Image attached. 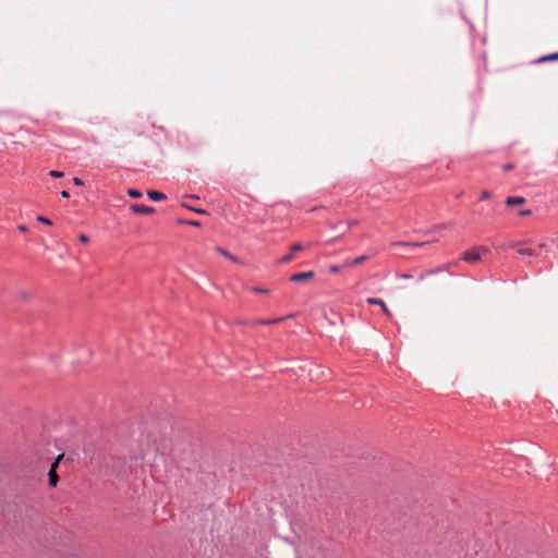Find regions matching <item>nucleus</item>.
I'll list each match as a JSON object with an SVG mask.
<instances>
[{
  "instance_id": "1",
  "label": "nucleus",
  "mask_w": 558,
  "mask_h": 558,
  "mask_svg": "<svg viewBox=\"0 0 558 558\" xmlns=\"http://www.w3.org/2000/svg\"><path fill=\"white\" fill-rule=\"evenodd\" d=\"M427 279L429 284L438 290H444L450 286L451 276L442 270H430L421 275L420 280Z\"/></svg>"
},
{
  "instance_id": "2",
  "label": "nucleus",
  "mask_w": 558,
  "mask_h": 558,
  "mask_svg": "<svg viewBox=\"0 0 558 558\" xmlns=\"http://www.w3.org/2000/svg\"><path fill=\"white\" fill-rule=\"evenodd\" d=\"M489 253L490 250L488 246H472L462 254V259L468 263H475L482 258H486Z\"/></svg>"
},
{
  "instance_id": "3",
  "label": "nucleus",
  "mask_w": 558,
  "mask_h": 558,
  "mask_svg": "<svg viewBox=\"0 0 558 558\" xmlns=\"http://www.w3.org/2000/svg\"><path fill=\"white\" fill-rule=\"evenodd\" d=\"M217 252L232 263L245 265L246 260L235 250H230L226 246H217Z\"/></svg>"
},
{
  "instance_id": "4",
  "label": "nucleus",
  "mask_w": 558,
  "mask_h": 558,
  "mask_svg": "<svg viewBox=\"0 0 558 558\" xmlns=\"http://www.w3.org/2000/svg\"><path fill=\"white\" fill-rule=\"evenodd\" d=\"M63 454H59L54 462L51 464L50 470L48 472L49 485L54 487L59 481V476L57 474V468L59 462L62 460Z\"/></svg>"
},
{
  "instance_id": "5",
  "label": "nucleus",
  "mask_w": 558,
  "mask_h": 558,
  "mask_svg": "<svg viewBox=\"0 0 558 558\" xmlns=\"http://www.w3.org/2000/svg\"><path fill=\"white\" fill-rule=\"evenodd\" d=\"M314 276H315L314 271L298 272V274H293L290 277V281H292V282H304V281L313 279Z\"/></svg>"
},
{
  "instance_id": "6",
  "label": "nucleus",
  "mask_w": 558,
  "mask_h": 558,
  "mask_svg": "<svg viewBox=\"0 0 558 558\" xmlns=\"http://www.w3.org/2000/svg\"><path fill=\"white\" fill-rule=\"evenodd\" d=\"M367 303L371 304V305H381V310L384 312V314L387 316V317H391V312L389 311V308L386 306L385 302L380 299H376V298H368L367 300Z\"/></svg>"
},
{
  "instance_id": "7",
  "label": "nucleus",
  "mask_w": 558,
  "mask_h": 558,
  "mask_svg": "<svg viewBox=\"0 0 558 558\" xmlns=\"http://www.w3.org/2000/svg\"><path fill=\"white\" fill-rule=\"evenodd\" d=\"M131 209L135 214H145V215H149V214H153L155 211V209L153 207L145 206V205H140V204H133L131 206Z\"/></svg>"
},
{
  "instance_id": "8",
  "label": "nucleus",
  "mask_w": 558,
  "mask_h": 558,
  "mask_svg": "<svg viewBox=\"0 0 558 558\" xmlns=\"http://www.w3.org/2000/svg\"><path fill=\"white\" fill-rule=\"evenodd\" d=\"M523 203H525V199L520 196H510L506 199V204L508 206H517V205H521Z\"/></svg>"
},
{
  "instance_id": "9",
  "label": "nucleus",
  "mask_w": 558,
  "mask_h": 558,
  "mask_svg": "<svg viewBox=\"0 0 558 558\" xmlns=\"http://www.w3.org/2000/svg\"><path fill=\"white\" fill-rule=\"evenodd\" d=\"M147 195L153 201H163L166 199V195L159 191L149 190Z\"/></svg>"
},
{
  "instance_id": "10",
  "label": "nucleus",
  "mask_w": 558,
  "mask_h": 558,
  "mask_svg": "<svg viewBox=\"0 0 558 558\" xmlns=\"http://www.w3.org/2000/svg\"><path fill=\"white\" fill-rule=\"evenodd\" d=\"M366 259H367L366 255L359 256V257H356L355 259H353L351 262L344 263V267H352V266L359 265V264L363 263Z\"/></svg>"
},
{
  "instance_id": "11",
  "label": "nucleus",
  "mask_w": 558,
  "mask_h": 558,
  "mask_svg": "<svg viewBox=\"0 0 558 558\" xmlns=\"http://www.w3.org/2000/svg\"><path fill=\"white\" fill-rule=\"evenodd\" d=\"M558 61V52L541 57L537 62Z\"/></svg>"
},
{
  "instance_id": "12",
  "label": "nucleus",
  "mask_w": 558,
  "mask_h": 558,
  "mask_svg": "<svg viewBox=\"0 0 558 558\" xmlns=\"http://www.w3.org/2000/svg\"><path fill=\"white\" fill-rule=\"evenodd\" d=\"M282 320V318H274V319H257L254 322V324H257V325H271V324H276L278 322Z\"/></svg>"
},
{
  "instance_id": "13",
  "label": "nucleus",
  "mask_w": 558,
  "mask_h": 558,
  "mask_svg": "<svg viewBox=\"0 0 558 558\" xmlns=\"http://www.w3.org/2000/svg\"><path fill=\"white\" fill-rule=\"evenodd\" d=\"M17 296L22 301H28L32 299L33 293L31 291L22 290L17 293Z\"/></svg>"
},
{
  "instance_id": "14",
  "label": "nucleus",
  "mask_w": 558,
  "mask_h": 558,
  "mask_svg": "<svg viewBox=\"0 0 558 558\" xmlns=\"http://www.w3.org/2000/svg\"><path fill=\"white\" fill-rule=\"evenodd\" d=\"M517 254L520 256H532L535 255L534 251L531 248H519Z\"/></svg>"
},
{
  "instance_id": "15",
  "label": "nucleus",
  "mask_w": 558,
  "mask_h": 558,
  "mask_svg": "<svg viewBox=\"0 0 558 558\" xmlns=\"http://www.w3.org/2000/svg\"><path fill=\"white\" fill-rule=\"evenodd\" d=\"M128 194L132 198H141L142 197V192L138 190H135V189H129Z\"/></svg>"
},
{
  "instance_id": "16",
  "label": "nucleus",
  "mask_w": 558,
  "mask_h": 558,
  "mask_svg": "<svg viewBox=\"0 0 558 558\" xmlns=\"http://www.w3.org/2000/svg\"><path fill=\"white\" fill-rule=\"evenodd\" d=\"M49 175L58 179V178H62L64 175V173L62 171L51 170V171H49Z\"/></svg>"
},
{
  "instance_id": "17",
  "label": "nucleus",
  "mask_w": 558,
  "mask_h": 558,
  "mask_svg": "<svg viewBox=\"0 0 558 558\" xmlns=\"http://www.w3.org/2000/svg\"><path fill=\"white\" fill-rule=\"evenodd\" d=\"M342 268H345L344 264L342 266L332 265V266L329 267V271L335 274V272L340 271V269H342Z\"/></svg>"
},
{
  "instance_id": "18",
  "label": "nucleus",
  "mask_w": 558,
  "mask_h": 558,
  "mask_svg": "<svg viewBox=\"0 0 558 558\" xmlns=\"http://www.w3.org/2000/svg\"><path fill=\"white\" fill-rule=\"evenodd\" d=\"M252 290H253L254 292H256V293H264V294L269 293V290H268V289H263V288H258V287H254Z\"/></svg>"
},
{
  "instance_id": "19",
  "label": "nucleus",
  "mask_w": 558,
  "mask_h": 558,
  "mask_svg": "<svg viewBox=\"0 0 558 558\" xmlns=\"http://www.w3.org/2000/svg\"><path fill=\"white\" fill-rule=\"evenodd\" d=\"M293 258L292 254L284 255L279 262L280 263H289Z\"/></svg>"
},
{
  "instance_id": "20",
  "label": "nucleus",
  "mask_w": 558,
  "mask_h": 558,
  "mask_svg": "<svg viewBox=\"0 0 558 558\" xmlns=\"http://www.w3.org/2000/svg\"><path fill=\"white\" fill-rule=\"evenodd\" d=\"M37 220L39 222H43V223H46V225H51V221L48 218L44 217V216H38Z\"/></svg>"
},
{
  "instance_id": "21",
  "label": "nucleus",
  "mask_w": 558,
  "mask_h": 558,
  "mask_svg": "<svg viewBox=\"0 0 558 558\" xmlns=\"http://www.w3.org/2000/svg\"><path fill=\"white\" fill-rule=\"evenodd\" d=\"M489 196H490V194H489V192H488V191H483V192L481 193V199H482V201L487 199Z\"/></svg>"
},
{
  "instance_id": "22",
  "label": "nucleus",
  "mask_w": 558,
  "mask_h": 558,
  "mask_svg": "<svg viewBox=\"0 0 558 558\" xmlns=\"http://www.w3.org/2000/svg\"><path fill=\"white\" fill-rule=\"evenodd\" d=\"M80 241L85 243V242L89 241V238L87 236V234L82 233V234H80Z\"/></svg>"
},
{
  "instance_id": "23",
  "label": "nucleus",
  "mask_w": 558,
  "mask_h": 558,
  "mask_svg": "<svg viewBox=\"0 0 558 558\" xmlns=\"http://www.w3.org/2000/svg\"><path fill=\"white\" fill-rule=\"evenodd\" d=\"M514 168V166L512 163H507L502 167V170L505 171H510Z\"/></svg>"
},
{
  "instance_id": "24",
  "label": "nucleus",
  "mask_w": 558,
  "mask_h": 558,
  "mask_svg": "<svg viewBox=\"0 0 558 558\" xmlns=\"http://www.w3.org/2000/svg\"><path fill=\"white\" fill-rule=\"evenodd\" d=\"M73 182L75 185H78V186L84 184V182L80 178H76V177L73 178Z\"/></svg>"
},
{
  "instance_id": "25",
  "label": "nucleus",
  "mask_w": 558,
  "mask_h": 558,
  "mask_svg": "<svg viewBox=\"0 0 558 558\" xmlns=\"http://www.w3.org/2000/svg\"><path fill=\"white\" fill-rule=\"evenodd\" d=\"M61 196L64 197V198H69L70 197V193L64 190V191L61 192Z\"/></svg>"
},
{
  "instance_id": "26",
  "label": "nucleus",
  "mask_w": 558,
  "mask_h": 558,
  "mask_svg": "<svg viewBox=\"0 0 558 558\" xmlns=\"http://www.w3.org/2000/svg\"><path fill=\"white\" fill-rule=\"evenodd\" d=\"M530 214H531V211L529 209L520 211L521 216H527Z\"/></svg>"
},
{
  "instance_id": "27",
  "label": "nucleus",
  "mask_w": 558,
  "mask_h": 558,
  "mask_svg": "<svg viewBox=\"0 0 558 558\" xmlns=\"http://www.w3.org/2000/svg\"><path fill=\"white\" fill-rule=\"evenodd\" d=\"M302 248L303 246H292L293 252L301 251Z\"/></svg>"
},
{
  "instance_id": "28",
  "label": "nucleus",
  "mask_w": 558,
  "mask_h": 558,
  "mask_svg": "<svg viewBox=\"0 0 558 558\" xmlns=\"http://www.w3.org/2000/svg\"><path fill=\"white\" fill-rule=\"evenodd\" d=\"M401 277H402L403 279H410V278H412V276H411V275H409V274H403Z\"/></svg>"
},
{
  "instance_id": "29",
  "label": "nucleus",
  "mask_w": 558,
  "mask_h": 558,
  "mask_svg": "<svg viewBox=\"0 0 558 558\" xmlns=\"http://www.w3.org/2000/svg\"><path fill=\"white\" fill-rule=\"evenodd\" d=\"M19 228H20L21 231H25L26 230V228L24 226H20Z\"/></svg>"
},
{
  "instance_id": "30",
  "label": "nucleus",
  "mask_w": 558,
  "mask_h": 558,
  "mask_svg": "<svg viewBox=\"0 0 558 558\" xmlns=\"http://www.w3.org/2000/svg\"><path fill=\"white\" fill-rule=\"evenodd\" d=\"M197 213H198V214H204V213H205V210H201V209H199V210H197Z\"/></svg>"
},
{
  "instance_id": "31",
  "label": "nucleus",
  "mask_w": 558,
  "mask_h": 558,
  "mask_svg": "<svg viewBox=\"0 0 558 558\" xmlns=\"http://www.w3.org/2000/svg\"><path fill=\"white\" fill-rule=\"evenodd\" d=\"M398 244H402V245H405L407 243H405V242H399Z\"/></svg>"
}]
</instances>
